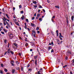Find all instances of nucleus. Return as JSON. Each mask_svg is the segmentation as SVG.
Returning <instances> with one entry per match:
<instances>
[{
  "mask_svg": "<svg viewBox=\"0 0 74 74\" xmlns=\"http://www.w3.org/2000/svg\"><path fill=\"white\" fill-rule=\"evenodd\" d=\"M8 36H9V38L10 39H12L13 38V37H14V35L12 33H9L8 34Z\"/></svg>",
  "mask_w": 74,
  "mask_h": 74,
  "instance_id": "obj_1",
  "label": "nucleus"
},
{
  "mask_svg": "<svg viewBox=\"0 0 74 74\" xmlns=\"http://www.w3.org/2000/svg\"><path fill=\"white\" fill-rule=\"evenodd\" d=\"M14 62L12 60L11 61V64L12 66H15V64H14Z\"/></svg>",
  "mask_w": 74,
  "mask_h": 74,
  "instance_id": "obj_2",
  "label": "nucleus"
},
{
  "mask_svg": "<svg viewBox=\"0 0 74 74\" xmlns=\"http://www.w3.org/2000/svg\"><path fill=\"white\" fill-rule=\"evenodd\" d=\"M32 35H33V34H36V32H35L34 30H32Z\"/></svg>",
  "mask_w": 74,
  "mask_h": 74,
  "instance_id": "obj_3",
  "label": "nucleus"
},
{
  "mask_svg": "<svg viewBox=\"0 0 74 74\" xmlns=\"http://www.w3.org/2000/svg\"><path fill=\"white\" fill-rule=\"evenodd\" d=\"M16 47V48H18V44L16 43H14L13 44Z\"/></svg>",
  "mask_w": 74,
  "mask_h": 74,
  "instance_id": "obj_4",
  "label": "nucleus"
},
{
  "mask_svg": "<svg viewBox=\"0 0 74 74\" xmlns=\"http://www.w3.org/2000/svg\"><path fill=\"white\" fill-rule=\"evenodd\" d=\"M67 53V54H68V55H70V54H71V53L70 52V51H67L66 52Z\"/></svg>",
  "mask_w": 74,
  "mask_h": 74,
  "instance_id": "obj_5",
  "label": "nucleus"
},
{
  "mask_svg": "<svg viewBox=\"0 0 74 74\" xmlns=\"http://www.w3.org/2000/svg\"><path fill=\"white\" fill-rule=\"evenodd\" d=\"M10 50H11L10 48H9L8 49V51H7L8 53H10Z\"/></svg>",
  "mask_w": 74,
  "mask_h": 74,
  "instance_id": "obj_6",
  "label": "nucleus"
},
{
  "mask_svg": "<svg viewBox=\"0 0 74 74\" xmlns=\"http://www.w3.org/2000/svg\"><path fill=\"white\" fill-rule=\"evenodd\" d=\"M58 30H57L56 31V35H57V37H58Z\"/></svg>",
  "mask_w": 74,
  "mask_h": 74,
  "instance_id": "obj_7",
  "label": "nucleus"
},
{
  "mask_svg": "<svg viewBox=\"0 0 74 74\" xmlns=\"http://www.w3.org/2000/svg\"><path fill=\"white\" fill-rule=\"evenodd\" d=\"M15 24H16V25H17V26H19V23H18V22H15Z\"/></svg>",
  "mask_w": 74,
  "mask_h": 74,
  "instance_id": "obj_8",
  "label": "nucleus"
},
{
  "mask_svg": "<svg viewBox=\"0 0 74 74\" xmlns=\"http://www.w3.org/2000/svg\"><path fill=\"white\" fill-rule=\"evenodd\" d=\"M6 23L7 25L9 27H10V25H9V23H8V22H7V21H6Z\"/></svg>",
  "mask_w": 74,
  "mask_h": 74,
  "instance_id": "obj_9",
  "label": "nucleus"
},
{
  "mask_svg": "<svg viewBox=\"0 0 74 74\" xmlns=\"http://www.w3.org/2000/svg\"><path fill=\"white\" fill-rule=\"evenodd\" d=\"M74 16H73L72 17H71V20L72 21H74Z\"/></svg>",
  "mask_w": 74,
  "mask_h": 74,
  "instance_id": "obj_10",
  "label": "nucleus"
},
{
  "mask_svg": "<svg viewBox=\"0 0 74 74\" xmlns=\"http://www.w3.org/2000/svg\"><path fill=\"white\" fill-rule=\"evenodd\" d=\"M55 7H56V8H58V9H59L60 8L59 7V6L58 5L55 6Z\"/></svg>",
  "mask_w": 74,
  "mask_h": 74,
  "instance_id": "obj_11",
  "label": "nucleus"
},
{
  "mask_svg": "<svg viewBox=\"0 0 74 74\" xmlns=\"http://www.w3.org/2000/svg\"><path fill=\"white\" fill-rule=\"evenodd\" d=\"M16 69L17 70H18L19 71V70H21V69L19 67H16Z\"/></svg>",
  "mask_w": 74,
  "mask_h": 74,
  "instance_id": "obj_12",
  "label": "nucleus"
},
{
  "mask_svg": "<svg viewBox=\"0 0 74 74\" xmlns=\"http://www.w3.org/2000/svg\"><path fill=\"white\" fill-rule=\"evenodd\" d=\"M33 6L34 7L35 9H36V8H37V7H38V6H37V5H34Z\"/></svg>",
  "mask_w": 74,
  "mask_h": 74,
  "instance_id": "obj_13",
  "label": "nucleus"
},
{
  "mask_svg": "<svg viewBox=\"0 0 74 74\" xmlns=\"http://www.w3.org/2000/svg\"><path fill=\"white\" fill-rule=\"evenodd\" d=\"M21 19L22 20H24V16L23 15L22 17H21Z\"/></svg>",
  "mask_w": 74,
  "mask_h": 74,
  "instance_id": "obj_14",
  "label": "nucleus"
},
{
  "mask_svg": "<svg viewBox=\"0 0 74 74\" xmlns=\"http://www.w3.org/2000/svg\"><path fill=\"white\" fill-rule=\"evenodd\" d=\"M37 57H38V56H34V59H37Z\"/></svg>",
  "mask_w": 74,
  "mask_h": 74,
  "instance_id": "obj_15",
  "label": "nucleus"
},
{
  "mask_svg": "<svg viewBox=\"0 0 74 74\" xmlns=\"http://www.w3.org/2000/svg\"><path fill=\"white\" fill-rule=\"evenodd\" d=\"M31 26H35V24L33 23H31Z\"/></svg>",
  "mask_w": 74,
  "mask_h": 74,
  "instance_id": "obj_16",
  "label": "nucleus"
},
{
  "mask_svg": "<svg viewBox=\"0 0 74 74\" xmlns=\"http://www.w3.org/2000/svg\"><path fill=\"white\" fill-rule=\"evenodd\" d=\"M10 53H11L12 54V55H14V52L12 51H10Z\"/></svg>",
  "mask_w": 74,
  "mask_h": 74,
  "instance_id": "obj_17",
  "label": "nucleus"
},
{
  "mask_svg": "<svg viewBox=\"0 0 74 74\" xmlns=\"http://www.w3.org/2000/svg\"><path fill=\"white\" fill-rule=\"evenodd\" d=\"M38 7L40 8H43V7H42V6H41V5H38Z\"/></svg>",
  "mask_w": 74,
  "mask_h": 74,
  "instance_id": "obj_18",
  "label": "nucleus"
},
{
  "mask_svg": "<svg viewBox=\"0 0 74 74\" xmlns=\"http://www.w3.org/2000/svg\"><path fill=\"white\" fill-rule=\"evenodd\" d=\"M52 49V47L49 46L48 48V50L49 51L50 49Z\"/></svg>",
  "mask_w": 74,
  "mask_h": 74,
  "instance_id": "obj_19",
  "label": "nucleus"
},
{
  "mask_svg": "<svg viewBox=\"0 0 74 74\" xmlns=\"http://www.w3.org/2000/svg\"><path fill=\"white\" fill-rule=\"evenodd\" d=\"M16 64H17V65H18V64H19V62H18V61H16Z\"/></svg>",
  "mask_w": 74,
  "mask_h": 74,
  "instance_id": "obj_20",
  "label": "nucleus"
},
{
  "mask_svg": "<svg viewBox=\"0 0 74 74\" xmlns=\"http://www.w3.org/2000/svg\"><path fill=\"white\" fill-rule=\"evenodd\" d=\"M6 16H7V17L8 19H10V17L8 16V15L7 14H6Z\"/></svg>",
  "mask_w": 74,
  "mask_h": 74,
  "instance_id": "obj_21",
  "label": "nucleus"
},
{
  "mask_svg": "<svg viewBox=\"0 0 74 74\" xmlns=\"http://www.w3.org/2000/svg\"><path fill=\"white\" fill-rule=\"evenodd\" d=\"M33 3H34V4H37V2L35 1H33Z\"/></svg>",
  "mask_w": 74,
  "mask_h": 74,
  "instance_id": "obj_22",
  "label": "nucleus"
},
{
  "mask_svg": "<svg viewBox=\"0 0 74 74\" xmlns=\"http://www.w3.org/2000/svg\"><path fill=\"white\" fill-rule=\"evenodd\" d=\"M37 59L35 60V64H36V65H37Z\"/></svg>",
  "mask_w": 74,
  "mask_h": 74,
  "instance_id": "obj_23",
  "label": "nucleus"
},
{
  "mask_svg": "<svg viewBox=\"0 0 74 74\" xmlns=\"http://www.w3.org/2000/svg\"><path fill=\"white\" fill-rule=\"evenodd\" d=\"M12 73H15V70L12 69Z\"/></svg>",
  "mask_w": 74,
  "mask_h": 74,
  "instance_id": "obj_24",
  "label": "nucleus"
},
{
  "mask_svg": "<svg viewBox=\"0 0 74 74\" xmlns=\"http://www.w3.org/2000/svg\"><path fill=\"white\" fill-rule=\"evenodd\" d=\"M60 37H62V38L63 37L62 36V34H61V33H60Z\"/></svg>",
  "mask_w": 74,
  "mask_h": 74,
  "instance_id": "obj_25",
  "label": "nucleus"
},
{
  "mask_svg": "<svg viewBox=\"0 0 74 74\" xmlns=\"http://www.w3.org/2000/svg\"><path fill=\"white\" fill-rule=\"evenodd\" d=\"M67 66V65H66L63 66V68H65V67H66Z\"/></svg>",
  "mask_w": 74,
  "mask_h": 74,
  "instance_id": "obj_26",
  "label": "nucleus"
},
{
  "mask_svg": "<svg viewBox=\"0 0 74 74\" xmlns=\"http://www.w3.org/2000/svg\"><path fill=\"white\" fill-rule=\"evenodd\" d=\"M25 45L26 47H27V46H28V43H26Z\"/></svg>",
  "mask_w": 74,
  "mask_h": 74,
  "instance_id": "obj_27",
  "label": "nucleus"
},
{
  "mask_svg": "<svg viewBox=\"0 0 74 74\" xmlns=\"http://www.w3.org/2000/svg\"><path fill=\"white\" fill-rule=\"evenodd\" d=\"M34 18H35V17L34 16L32 18V20H34Z\"/></svg>",
  "mask_w": 74,
  "mask_h": 74,
  "instance_id": "obj_28",
  "label": "nucleus"
},
{
  "mask_svg": "<svg viewBox=\"0 0 74 74\" xmlns=\"http://www.w3.org/2000/svg\"><path fill=\"white\" fill-rule=\"evenodd\" d=\"M60 74H64V73L62 71H61L60 72Z\"/></svg>",
  "mask_w": 74,
  "mask_h": 74,
  "instance_id": "obj_29",
  "label": "nucleus"
},
{
  "mask_svg": "<svg viewBox=\"0 0 74 74\" xmlns=\"http://www.w3.org/2000/svg\"><path fill=\"white\" fill-rule=\"evenodd\" d=\"M71 62H72V63H74V59H73L71 61Z\"/></svg>",
  "mask_w": 74,
  "mask_h": 74,
  "instance_id": "obj_30",
  "label": "nucleus"
},
{
  "mask_svg": "<svg viewBox=\"0 0 74 74\" xmlns=\"http://www.w3.org/2000/svg\"><path fill=\"white\" fill-rule=\"evenodd\" d=\"M39 21H42V18H40L39 19Z\"/></svg>",
  "mask_w": 74,
  "mask_h": 74,
  "instance_id": "obj_31",
  "label": "nucleus"
},
{
  "mask_svg": "<svg viewBox=\"0 0 74 74\" xmlns=\"http://www.w3.org/2000/svg\"><path fill=\"white\" fill-rule=\"evenodd\" d=\"M1 67H4V66H3V64H1Z\"/></svg>",
  "mask_w": 74,
  "mask_h": 74,
  "instance_id": "obj_32",
  "label": "nucleus"
},
{
  "mask_svg": "<svg viewBox=\"0 0 74 74\" xmlns=\"http://www.w3.org/2000/svg\"><path fill=\"white\" fill-rule=\"evenodd\" d=\"M18 56H21V53H18Z\"/></svg>",
  "mask_w": 74,
  "mask_h": 74,
  "instance_id": "obj_33",
  "label": "nucleus"
},
{
  "mask_svg": "<svg viewBox=\"0 0 74 74\" xmlns=\"http://www.w3.org/2000/svg\"><path fill=\"white\" fill-rule=\"evenodd\" d=\"M3 30L5 32H7V30H5V29H3Z\"/></svg>",
  "mask_w": 74,
  "mask_h": 74,
  "instance_id": "obj_34",
  "label": "nucleus"
},
{
  "mask_svg": "<svg viewBox=\"0 0 74 74\" xmlns=\"http://www.w3.org/2000/svg\"><path fill=\"white\" fill-rule=\"evenodd\" d=\"M26 21L27 22H29V20L27 19H26Z\"/></svg>",
  "mask_w": 74,
  "mask_h": 74,
  "instance_id": "obj_35",
  "label": "nucleus"
},
{
  "mask_svg": "<svg viewBox=\"0 0 74 74\" xmlns=\"http://www.w3.org/2000/svg\"><path fill=\"white\" fill-rule=\"evenodd\" d=\"M30 66V65L29 64H28L27 65V67H29Z\"/></svg>",
  "mask_w": 74,
  "mask_h": 74,
  "instance_id": "obj_36",
  "label": "nucleus"
},
{
  "mask_svg": "<svg viewBox=\"0 0 74 74\" xmlns=\"http://www.w3.org/2000/svg\"><path fill=\"white\" fill-rule=\"evenodd\" d=\"M40 14H38L37 15V16L38 17L39 16H40Z\"/></svg>",
  "mask_w": 74,
  "mask_h": 74,
  "instance_id": "obj_37",
  "label": "nucleus"
},
{
  "mask_svg": "<svg viewBox=\"0 0 74 74\" xmlns=\"http://www.w3.org/2000/svg\"><path fill=\"white\" fill-rule=\"evenodd\" d=\"M36 30H39V28H38V27H37L36 28Z\"/></svg>",
  "mask_w": 74,
  "mask_h": 74,
  "instance_id": "obj_38",
  "label": "nucleus"
},
{
  "mask_svg": "<svg viewBox=\"0 0 74 74\" xmlns=\"http://www.w3.org/2000/svg\"><path fill=\"white\" fill-rule=\"evenodd\" d=\"M21 71H23V67L22 66H21Z\"/></svg>",
  "mask_w": 74,
  "mask_h": 74,
  "instance_id": "obj_39",
  "label": "nucleus"
},
{
  "mask_svg": "<svg viewBox=\"0 0 74 74\" xmlns=\"http://www.w3.org/2000/svg\"><path fill=\"white\" fill-rule=\"evenodd\" d=\"M40 72H41V71H38V74H41V73H40Z\"/></svg>",
  "mask_w": 74,
  "mask_h": 74,
  "instance_id": "obj_40",
  "label": "nucleus"
},
{
  "mask_svg": "<svg viewBox=\"0 0 74 74\" xmlns=\"http://www.w3.org/2000/svg\"><path fill=\"white\" fill-rule=\"evenodd\" d=\"M4 71H5V72H7V69H4Z\"/></svg>",
  "mask_w": 74,
  "mask_h": 74,
  "instance_id": "obj_41",
  "label": "nucleus"
},
{
  "mask_svg": "<svg viewBox=\"0 0 74 74\" xmlns=\"http://www.w3.org/2000/svg\"><path fill=\"white\" fill-rule=\"evenodd\" d=\"M68 59V57L66 56L65 58V59H66V60H67Z\"/></svg>",
  "mask_w": 74,
  "mask_h": 74,
  "instance_id": "obj_42",
  "label": "nucleus"
},
{
  "mask_svg": "<svg viewBox=\"0 0 74 74\" xmlns=\"http://www.w3.org/2000/svg\"><path fill=\"white\" fill-rule=\"evenodd\" d=\"M55 18V16H53V17H52V19H54V18Z\"/></svg>",
  "mask_w": 74,
  "mask_h": 74,
  "instance_id": "obj_43",
  "label": "nucleus"
},
{
  "mask_svg": "<svg viewBox=\"0 0 74 74\" xmlns=\"http://www.w3.org/2000/svg\"><path fill=\"white\" fill-rule=\"evenodd\" d=\"M57 42H60V41L58 39H57Z\"/></svg>",
  "mask_w": 74,
  "mask_h": 74,
  "instance_id": "obj_44",
  "label": "nucleus"
},
{
  "mask_svg": "<svg viewBox=\"0 0 74 74\" xmlns=\"http://www.w3.org/2000/svg\"><path fill=\"white\" fill-rule=\"evenodd\" d=\"M25 27H25V29H27V25H25Z\"/></svg>",
  "mask_w": 74,
  "mask_h": 74,
  "instance_id": "obj_45",
  "label": "nucleus"
},
{
  "mask_svg": "<svg viewBox=\"0 0 74 74\" xmlns=\"http://www.w3.org/2000/svg\"><path fill=\"white\" fill-rule=\"evenodd\" d=\"M51 34H53H53H54V33L52 31H51Z\"/></svg>",
  "mask_w": 74,
  "mask_h": 74,
  "instance_id": "obj_46",
  "label": "nucleus"
},
{
  "mask_svg": "<svg viewBox=\"0 0 74 74\" xmlns=\"http://www.w3.org/2000/svg\"><path fill=\"white\" fill-rule=\"evenodd\" d=\"M27 29L28 30L29 32L30 31V29H29V28H27Z\"/></svg>",
  "mask_w": 74,
  "mask_h": 74,
  "instance_id": "obj_47",
  "label": "nucleus"
},
{
  "mask_svg": "<svg viewBox=\"0 0 74 74\" xmlns=\"http://www.w3.org/2000/svg\"><path fill=\"white\" fill-rule=\"evenodd\" d=\"M19 8H22V5H19Z\"/></svg>",
  "mask_w": 74,
  "mask_h": 74,
  "instance_id": "obj_48",
  "label": "nucleus"
},
{
  "mask_svg": "<svg viewBox=\"0 0 74 74\" xmlns=\"http://www.w3.org/2000/svg\"><path fill=\"white\" fill-rule=\"evenodd\" d=\"M1 33H2V34H4V32H3L1 31Z\"/></svg>",
  "mask_w": 74,
  "mask_h": 74,
  "instance_id": "obj_49",
  "label": "nucleus"
},
{
  "mask_svg": "<svg viewBox=\"0 0 74 74\" xmlns=\"http://www.w3.org/2000/svg\"><path fill=\"white\" fill-rule=\"evenodd\" d=\"M0 72L1 74H2V73H3V71H2L1 70Z\"/></svg>",
  "mask_w": 74,
  "mask_h": 74,
  "instance_id": "obj_50",
  "label": "nucleus"
},
{
  "mask_svg": "<svg viewBox=\"0 0 74 74\" xmlns=\"http://www.w3.org/2000/svg\"><path fill=\"white\" fill-rule=\"evenodd\" d=\"M59 38L61 40H62L63 39L61 37H59Z\"/></svg>",
  "mask_w": 74,
  "mask_h": 74,
  "instance_id": "obj_51",
  "label": "nucleus"
},
{
  "mask_svg": "<svg viewBox=\"0 0 74 74\" xmlns=\"http://www.w3.org/2000/svg\"><path fill=\"white\" fill-rule=\"evenodd\" d=\"M51 21L53 22H55V21H54V20L52 19H51Z\"/></svg>",
  "mask_w": 74,
  "mask_h": 74,
  "instance_id": "obj_52",
  "label": "nucleus"
},
{
  "mask_svg": "<svg viewBox=\"0 0 74 74\" xmlns=\"http://www.w3.org/2000/svg\"><path fill=\"white\" fill-rule=\"evenodd\" d=\"M3 24L5 26V25H6V23L5 22H3Z\"/></svg>",
  "mask_w": 74,
  "mask_h": 74,
  "instance_id": "obj_53",
  "label": "nucleus"
},
{
  "mask_svg": "<svg viewBox=\"0 0 74 74\" xmlns=\"http://www.w3.org/2000/svg\"><path fill=\"white\" fill-rule=\"evenodd\" d=\"M51 52H52V53L53 52V49H52L51 50Z\"/></svg>",
  "mask_w": 74,
  "mask_h": 74,
  "instance_id": "obj_54",
  "label": "nucleus"
},
{
  "mask_svg": "<svg viewBox=\"0 0 74 74\" xmlns=\"http://www.w3.org/2000/svg\"><path fill=\"white\" fill-rule=\"evenodd\" d=\"M42 11L44 12H45V10L43 9Z\"/></svg>",
  "mask_w": 74,
  "mask_h": 74,
  "instance_id": "obj_55",
  "label": "nucleus"
},
{
  "mask_svg": "<svg viewBox=\"0 0 74 74\" xmlns=\"http://www.w3.org/2000/svg\"><path fill=\"white\" fill-rule=\"evenodd\" d=\"M4 42L5 43H6V42H7V40H5L4 41Z\"/></svg>",
  "mask_w": 74,
  "mask_h": 74,
  "instance_id": "obj_56",
  "label": "nucleus"
},
{
  "mask_svg": "<svg viewBox=\"0 0 74 74\" xmlns=\"http://www.w3.org/2000/svg\"><path fill=\"white\" fill-rule=\"evenodd\" d=\"M3 18H4L5 20V21H7V18H6L5 17H4Z\"/></svg>",
  "mask_w": 74,
  "mask_h": 74,
  "instance_id": "obj_57",
  "label": "nucleus"
},
{
  "mask_svg": "<svg viewBox=\"0 0 74 74\" xmlns=\"http://www.w3.org/2000/svg\"><path fill=\"white\" fill-rule=\"evenodd\" d=\"M13 10L14 11V10H15V8L13 7Z\"/></svg>",
  "mask_w": 74,
  "mask_h": 74,
  "instance_id": "obj_58",
  "label": "nucleus"
},
{
  "mask_svg": "<svg viewBox=\"0 0 74 74\" xmlns=\"http://www.w3.org/2000/svg\"><path fill=\"white\" fill-rule=\"evenodd\" d=\"M70 74H73V73H72V72L71 71L70 72Z\"/></svg>",
  "mask_w": 74,
  "mask_h": 74,
  "instance_id": "obj_59",
  "label": "nucleus"
},
{
  "mask_svg": "<svg viewBox=\"0 0 74 74\" xmlns=\"http://www.w3.org/2000/svg\"><path fill=\"white\" fill-rule=\"evenodd\" d=\"M51 45H53V42H51Z\"/></svg>",
  "mask_w": 74,
  "mask_h": 74,
  "instance_id": "obj_60",
  "label": "nucleus"
},
{
  "mask_svg": "<svg viewBox=\"0 0 74 74\" xmlns=\"http://www.w3.org/2000/svg\"><path fill=\"white\" fill-rule=\"evenodd\" d=\"M21 13H22V14L23 13V11H21Z\"/></svg>",
  "mask_w": 74,
  "mask_h": 74,
  "instance_id": "obj_61",
  "label": "nucleus"
},
{
  "mask_svg": "<svg viewBox=\"0 0 74 74\" xmlns=\"http://www.w3.org/2000/svg\"><path fill=\"white\" fill-rule=\"evenodd\" d=\"M7 52H8L7 51L5 52V53L4 55H6V54L7 53Z\"/></svg>",
  "mask_w": 74,
  "mask_h": 74,
  "instance_id": "obj_62",
  "label": "nucleus"
},
{
  "mask_svg": "<svg viewBox=\"0 0 74 74\" xmlns=\"http://www.w3.org/2000/svg\"><path fill=\"white\" fill-rule=\"evenodd\" d=\"M37 33H40V31H37Z\"/></svg>",
  "mask_w": 74,
  "mask_h": 74,
  "instance_id": "obj_63",
  "label": "nucleus"
},
{
  "mask_svg": "<svg viewBox=\"0 0 74 74\" xmlns=\"http://www.w3.org/2000/svg\"><path fill=\"white\" fill-rule=\"evenodd\" d=\"M41 11V10H40V9H39L38 10V12H40V11Z\"/></svg>",
  "mask_w": 74,
  "mask_h": 74,
  "instance_id": "obj_64",
  "label": "nucleus"
}]
</instances>
